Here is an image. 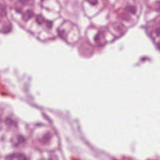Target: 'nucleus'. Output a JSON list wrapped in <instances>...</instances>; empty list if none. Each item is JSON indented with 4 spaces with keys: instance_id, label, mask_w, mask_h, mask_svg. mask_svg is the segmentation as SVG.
Returning <instances> with one entry per match:
<instances>
[{
    "instance_id": "nucleus-1",
    "label": "nucleus",
    "mask_w": 160,
    "mask_h": 160,
    "mask_svg": "<svg viewBox=\"0 0 160 160\" xmlns=\"http://www.w3.org/2000/svg\"><path fill=\"white\" fill-rule=\"evenodd\" d=\"M36 21L38 25H40L43 22H45L47 23L48 28H51L52 26V21L46 20L41 15L37 16Z\"/></svg>"
},
{
    "instance_id": "nucleus-2",
    "label": "nucleus",
    "mask_w": 160,
    "mask_h": 160,
    "mask_svg": "<svg viewBox=\"0 0 160 160\" xmlns=\"http://www.w3.org/2000/svg\"><path fill=\"white\" fill-rule=\"evenodd\" d=\"M15 157H17L18 160H25L26 158L24 154H13L7 156L5 160H12Z\"/></svg>"
},
{
    "instance_id": "nucleus-3",
    "label": "nucleus",
    "mask_w": 160,
    "mask_h": 160,
    "mask_svg": "<svg viewBox=\"0 0 160 160\" xmlns=\"http://www.w3.org/2000/svg\"><path fill=\"white\" fill-rule=\"evenodd\" d=\"M33 15V12L30 10H27L23 15L22 17L25 21H27L30 19Z\"/></svg>"
},
{
    "instance_id": "nucleus-4",
    "label": "nucleus",
    "mask_w": 160,
    "mask_h": 160,
    "mask_svg": "<svg viewBox=\"0 0 160 160\" xmlns=\"http://www.w3.org/2000/svg\"><path fill=\"white\" fill-rule=\"evenodd\" d=\"M57 31L58 33V35L60 38L62 39H64L65 38L66 36V34L65 33L64 30H62L60 31L59 29L58 28L57 29Z\"/></svg>"
},
{
    "instance_id": "nucleus-5",
    "label": "nucleus",
    "mask_w": 160,
    "mask_h": 160,
    "mask_svg": "<svg viewBox=\"0 0 160 160\" xmlns=\"http://www.w3.org/2000/svg\"><path fill=\"white\" fill-rule=\"evenodd\" d=\"M11 29V25H9V26H4L3 27V33H7L9 32Z\"/></svg>"
},
{
    "instance_id": "nucleus-6",
    "label": "nucleus",
    "mask_w": 160,
    "mask_h": 160,
    "mask_svg": "<svg viewBox=\"0 0 160 160\" xmlns=\"http://www.w3.org/2000/svg\"><path fill=\"white\" fill-rule=\"evenodd\" d=\"M18 140L19 142H23L25 141V138L22 135H19L18 138Z\"/></svg>"
},
{
    "instance_id": "nucleus-7",
    "label": "nucleus",
    "mask_w": 160,
    "mask_h": 160,
    "mask_svg": "<svg viewBox=\"0 0 160 160\" xmlns=\"http://www.w3.org/2000/svg\"><path fill=\"white\" fill-rule=\"evenodd\" d=\"M100 34L99 32H98L97 35H96L94 38V41L96 42H97V41L99 39V36Z\"/></svg>"
},
{
    "instance_id": "nucleus-8",
    "label": "nucleus",
    "mask_w": 160,
    "mask_h": 160,
    "mask_svg": "<svg viewBox=\"0 0 160 160\" xmlns=\"http://www.w3.org/2000/svg\"><path fill=\"white\" fill-rule=\"evenodd\" d=\"M6 15V12L5 9L1 10L0 11V15L1 16H5Z\"/></svg>"
},
{
    "instance_id": "nucleus-9",
    "label": "nucleus",
    "mask_w": 160,
    "mask_h": 160,
    "mask_svg": "<svg viewBox=\"0 0 160 160\" xmlns=\"http://www.w3.org/2000/svg\"><path fill=\"white\" fill-rule=\"evenodd\" d=\"M141 60L142 62H144L145 60L149 61L150 60V58L148 57H144L141 58Z\"/></svg>"
},
{
    "instance_id": "nucleus-10",
    "label": "nucleus",
    "mask_w": 160,
    "mask_h": 160,
    "mask_svg": "<svg viewBox=\"0 0 160 160\" xmlns=\"http://www.w3.org/2000/svg\"><path fill=\"white\" fill-rule=\"evenodd\" d=\"M6 123H13L12 120L10 119V118H7L5 121Z\"/></svg>"
},
{
    "instance_id": "nucleus-11",
    "label": "nucleus",
    "mask_w": 160,
    "mask_h": 160,
    "mask_svg": "<svg viewBox=\"0 0 160 160\" xmlns=\"http://www.w3.org/2000/svg\"><path fill=\"white\" fill-rule=\"evenodd\" d=\"M157 36H158L160 34V28H158L156 31Z\"/></svg>"
},
{
    "instance_id": "nucleus-12",
    "label": "nucleus",
    "mask_w": 160,
    "mask_h": 160,
    "mask_svg": "<svg viewBox=\"0 0 160 160\" xmlns=\"http://www.w3.org/2000/svg\"><path fill=\"white\" fill-rule=\"evenodd\" d=\"M89 2L91 5H95L97 3V2L96 0H95V1L94 2Z\"/></svg>"
},
{
    "instance_id": "nucleus-13",
    "label": "nucleus",
    "mask_w": 160,
    "mask_h": 160,
    "mask_svg": "<svg viewBox=\"0 0 160 160\" xmlns=\"http://www.w3.org/2000/svg\"><path fill=\"white\" fill-rule=\"evenodd\" d=\"M15 11L17 13H20L21 12L20 9H19L18 10L17 8L15 9Z\"/></svg>"
},
{
    "instance_id": "nucleus-14",
    "label": "nucleus",
    "mask_w": 160,
    "mask_h": 160,
    "mask_svg": "<svg viewBox=\"0 0 160 160\" xmlns=\"http://www.w3.org/2000/svg\"><path fill=\"white\" fill-rule=\"evenodd\" d=\"M42 115H43L44 118H45L47 119H48V117L46 115H45V114H43V113L42 114Z\"/></svg>"
},
{
    "instance_id": "nucleus-15",
    "label": "nucleus",
    "mask_w": 160,
    "mask_h": 160,
    "mask_svg": "<svg viewBox=\"0 0 160 160\" xmlns=\"http://www.w3.org/2000/svg\"><path fill=\"white\" fill-rule=\"evenodd\" d=\"M156 47L158 50H160V43L157 45Z\"/></svg>"
},
{
    "instance_id": "nucleus-16",
    "label": "nucleus",
    "mask_w": 160,
    "mask_h": 160,
    "mask_svg": "<svg viewBox=\"0 0 160 160\" xmlns=\"http://www.w3.org/2000/svg\"><path fill=\"white\" fill-rule=\"evenodd\" d=\"M131 12L132 13H134L135 12V10H134L133 11L131 10Z\"/></svg>"
},
{
    "instance_id": "nucleus-17",
    "label": "nucleus",
    "mask_w": 160,
    "mask_h": 160,
    "mask_svg": "<svg viewBox=\"0 0 160 160\" xmlns=\"http://www.w3.org/2000/svg\"><path fill=\"white\" fill-rule=\"evenodd\" d=\"M48 137H45L44 138V139H48Z\"/></svg>"
},
{
    "instance_id": "nucleus-18",
    "label": "nucleus",
    "mask_w": 160,
    "mask_h": 160,
    "mask_svg": "<svg viewBox=\"0 0 160 160\" xmlns=\"http://www.w3.org/2000/svg\"><path fill=\"white\" fill-rule=\"evenodd\" d=\"M151 38L152 39V41L153 42H154V39L153 38H152V37Z\"/></svg>"
},
{
    "instance_id": "nucleus-19",
    "label": "nucleus",
    "mask_w": 160,
    "mask_h": 160,
    "mask_svg": "<svg viewBox=\"0 0 160 160\" xmlns=\"http://www.w3.org/2000/svg\"><path fill=\"white\" fill-rule=\"evenodd\" d=\"M40 124V123H37V124H36L37 126H38V125H39Z\"/></svg>"
},
{
    "instance_id": "nucleus-20",
    "label": "nucleus",
    "mask_w": 160,
    "mask_h": 160,
    "mask_svg": "<svg viewBox=\"0 0 160 160\" xmlns=\"http://www.w3.org/2000/svg\"><path fill=\"white\" fill-rule=\"evenodd\" d=\"M37 39L38 40H39V38H38V37H37Z\"/></svg>"
},
{
    "instance_id": "nucleus-21",
    "label": "nucleus",
    "mask_w": 160,
    "mask_h": 160,
    "mask_svg": "<svg viewBox=\"0 0 160 160\" xmlns=\"http://www.w3.org/2000/svg\"><path fill=\"white\" fill-rule=\"evenodd\" d=\"M2 95H3V94L2 93Z\"/></svg>"
},
{
    "instance_id": "nucleus-22",
    "label": "nucleus",
    "mask_w": 160,
    "mask_h": 160,
    "mask_svg": "<svg viewBox=\"0 0 160 160\" xmlns=\"http://www.w3.org/2000/svg\"><path fill=\"white\" fill-rule=\"evenodd\" d=\"M43 0H41L42 1Z\"/></svg>"
}]
</instances>
